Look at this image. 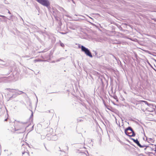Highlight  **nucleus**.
<instances>
[{
	"label": "nucleus",
	"mask_w": 156,
	"mask_h": 156,
	"mask_svg": "<svg viewBox=\"0 0 156 156\" xmlns=\"http://www.w3.org/2000/svg\"><path fill=\"white\" fill-rule=\"evenodd\" d=\"M144 150L147 153L155 154L156 153V145L152 144L150 146H147Z\"/></svg>",
	"instance_id": "nucleus-1"
},
{
	"label": "nucleus",
	"mask_w": 156,
	"mask_h": 156,
	"mask_svg": "<svg viewBox=\"0 0 156 156\" xmlns=\"http://www.w3.org/2000/svg\"><path fill=\"white\" fill-rule=\"evenodd\" d=\"M125 133L127 135L130 136H134L135 135L134 132L130 127H128L125 129Z\"/></svg>",
	"instance_id": "nucleus-2"
},
{
	"label": "nucleus",
	"mask_w": 156,
	"mask_h": 156,
	"mask_svg": "<svg viewBox=\"0 0 156 156\" xmlns=\"http://www.w3.org/2000/svg\"><path fill=\"white\" fill-rule=\"evenodd\" d=\"M81 49L82 51L84 52L87 55L89 56L90 57H92V55L91 52L87 48H86L83 46H81Z\"/></svg>",
	"instance_id": "nucleus-3"
},
{
	"label": "nucleus",
	"mask_w": 156,
	"mask_h": 156,
	"mask_svg": "<svg viewBox=\"0 0 156 156\" xmlns=\"http://www.w3.org/2000/svg\"><path fill=\"white\" fill-rule=\"evenodd\" d=\"M42 5L48 7L50 5L49 2L48 0H36Z\"/></svg>",
	"instance_id": "nucleus-4"
},
{
	"label": "nucleus",
	"mask_w": 156,
	"mask_h": 156,
	"mask_svg": "<svg viewBox=\"0 0 156 156\" xmlns=\"http://www.w3.org/2000/svg\"><path fill=\"white\" fill-rule=\"evenodd\" d=\"M23 128V125L22 124L19 123L16 125L15 127V130L17 131L19 130L22 129Z\"/></svg>",
	"instance_id": "nucleus-5"
},
{
	"label": "nucleus",
	"mask_w": 156,
	"mask_h": 156,
	"mask_svg": "<svg viewBox=\"0 0 156 156\" xmlns=\"http://www.w3.org/2000/svg\"><path fill=\"white\" fill-rule=\"evenodd\" d=\"M132 140L133 141L134 143H135L140 147H144V146H142L140 145V144L139 143V141L137 139L135 140L134 139H132Z\"/></svg>",
	"instance_id": "nucleus-6"
},
{
	"label": "nucleus",
	"mask_w": 156,
	"mask_h": 156,
	"mask_svg": "<svg viewBox=\"0 0 156 156\" xmlns=\"http://www.w3.org/2000/svg\"><path fill=\"white\" fill-rule=\"evenodd\" d=\"M147 142L149 143H154V139L153 138H147Z\"/></svg>",
	"instance_id": "nucleus-7"
},
{
	"label": "nucleus",
	"mask_w": 156,
	"mask_h": 156,
	"mask_svg": "<svg viewBox=\"0 0 156 156\" xmlns=\"http://www.w3.org/2000/svg\"><path fill=\"white\" fill-rule=\"evenodd\" d=\"M60 45L62 47H63L65 46L64 44L63 43H60Z\"/></svg>",
	"instance_id": "nucleus-8"
},
{
	"label": "nucleus",
	"mask_w": 156,
	"mask_h": 156,
	"mask_svg": "<svg viewBox=\"0 0 156 156\" xmlns=\"http://www.w3.org/2000/svg\"><path fill=\"white\" fill-rule=\"evenodd\" d=\"M114 98L116 100H117V101H118V100L117 99V98L116 96H115V97H114Z\"/></svg>",
	"instance_id": "nucleus-9"
},
{
	"label": "nucleus",
	"mask_w": 156,
	"mask_h": 156,
	"mask_svg": "<svg viewBox=\"0 0 156 156\" xmlns=\"http://www.w3.org/2000/svg\"><path fill=\"white\" fill-rule=\"evenodd\" d=\"M19 92H20V94H23V92H22V91H20Z\"/></svg>",
	"instance_id": "nucleus-10"
},
{
	"label": "nucleus",
	"mask_w": 156,
	"mask_h": 156,
	"mask_svg": "<svg viewBox=\"0 0 156 156\" xmlns=\"http://www.w3.org/2000/svg\"><path fill=\"white\" fill-rule=\"evenodd\" d=\"M6 90H8L10 91V90H11V89H10V88H7V89H6Z\"/></svg>",
	"instance_id": "nucleus-11"
},
{
	"label": "nucleus",
	"mask_w": 156,
	"mask_h": 156,
	"mask_svg": "<svg viewBox=\"0 0 156 156\" xmlns=\"http://www.w3.org/2000/svg\"><path fill=\"white\" fill-rule=\"evenodd\" d=\"M8 118H7V119H5V120H4V121H8Z\"/></svg>",
	"instance_id": "nucleus-12"
},
{
	"label": "nucleus",
	"mask_w": 156,
	"mask_h": 156,
	"mask_svg": "<svg viewBox=\"0 0 156 156\" xmlns=\"http://www.w3.org/2000/svg\"><path fill=\"white\" fill-rule=\"evenodd\" d=\"M24 130H23L20 133H22V132H24Z\"/></svg>",
	"instance_id": "nucleus-13"
},
{
	"label": "nucleus",
	"mask_w": 156,
	"mask_h": 156,
	"mask_svg": "<svg viewBox=\"0 0 156 156\" xmlns=\"http://www.w3.org/2000/svg\"><path fill=\"white\" fill-rule=\"evenodd\" d=\"M142 101L144 102H146V101Z\"/></svg>",
	"instance_id": "nucleus-14"
}]
</instances>
